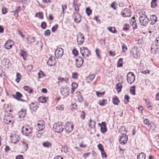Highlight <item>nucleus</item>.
Listing matches in <instances>:
<instances>
[{"instance_id":"obj_1","label":"nucleus","mask_w":159,"mask_h":159,"mask_svg":"<svg viewBox=\"0 0 159 159\" xmlns=\"http://www.w3.org/2000/svg\"><path fill=\"white\" fill-rule=\"evenodd\" d=\"M139 19V22L141 25L144 26H145L149 21V20L147 18V16L143 14H140Z\"/></svg>"},{"instance_id":"obj_2","label":"nucleus","mask_w":159,"mask_h":159,"mask_svg":"<svg viewBox=\"0 0 159 159\" xmlns=\"http://www.w3.org/2000/svg\"><path fill=\"white\" fill-rule=\"evenodd\" d=\"M53 128L56 132L60 133L63 131L64 127L62 123L61 122L56 123L53 125Z\"/></svg>"},{"instance_id":"obj_3","label":"nucleus","mask_w":159,"mask_h":159,"mask_svg":"<svg viewBox=\"0 0 159 159\" xmlns=\"http://www.w3.org/2000/svg\"><path fill=\"white\" fill-rule=\"evenodd\" d=\"M22 132L23 135L27 136L32 133V130L29 126L26 125L22 128Z\"/></svg>"},{"instance_id":"obj_4","label":"nucleus","mask_w":159,"mask_h":159,"mask_svg":"<svg viewBox=\"0 0 159 159\" xmlns=\"http://www.w3.org/2000/svg\"><path fill=\"white\" fill-rule=\"evenodd\" d=\"M127 79L128 82L129 84H131L135 80V76L134 74L132 72H129L127 76Z\"/></svg>"},{"instance_id":"obj_5","label":"nucleus","mask_w":159,"mask_h":159,"mask_svg":"<svg viewBox=\"0 0 159 159\" xmlns=\"http://www.w3.org/2000/svg\"><path fill=\"white\" fill-rule=\"evenodd\" d=\"M80 52L82 55L84 57H88L89 54H91L90 51L86 47H83V48H81Z\"/></svg>"},{"instance_id":"obj_6","label":"nucleus","mask_w":159,"mask_h":159,"mask_svg":"<svg viewBox=\"0 0 159 159\" xmlns=\"http://www.w3.org/2000/svg\"><path fill=\"white\" fill-rule=\"evenodd\" d=\"M63 50L61 48H57L55 52V55L56 57L59 59L61 58L63 55Z\"/></svg>"},{"instance_id":"obj_7","label":"nucleus","mask_w":159,"mask_h":159,"mask_svg":"<svg viewBox=\"0 0 159 159\" xmlns=\"http://www.w3.org/2000/svg\"><path fill=\"white\" fill-rule=\"evenodd\" d=\"M4 122L7 124H9L11 123L12 120V115L10 114L5 115L4 117Z\"/></svg>"},{"instance_id":"obj_8","label":"nucleus","mask_w":159,"mask_h":159,"mask_svg":"<svg viewBox=\"0 0 159 159\" xmlns=\"http://www.w3.org/2000/svg\"><path fill=\"white\" fill-rule=\"evenodd\" d=\"M75 11H76V13H77V16H75V18H74V21L76 23H80L81 20V16L79 14L77 13V12L79 11V8L78 7H75Z\"/></svg>"},{"instance_id":"obj_9","label":"nucleus","mask_w":159,"mask_h":159,"mask_svg":"<svg viewBox=\"0 0 159 159\" xmlns=\"http://www.w3.org/2000/svg\"><path fill=\"white\" fill-rule=\"evenodd\" d=\"M44 127L43 122L41 121H38L37 124L35 125L36 129L39 131L42 130L44 128Z\"/></svg>"},{"instance_id":"obj_10","label":"nucleus","mask_w":159,"mask_h":159,"mask_svg":"<svg viewBox=\"0 0 159 159\" xmlns=\"http://www.w3.org/2000/svg\"><path fill=\"white\" fill-rule=\"evenodd\" d=\"M84 41V37L82 33H78L77 38V42L79 44H82Z\"/></svg>"},{"instance_id":"obj_11","label":"nucleus","mask_w":159,"mask_h":159,"mask_svg":"<svg viewBox=\"0 0 159 159\" xmlns=\"http://www.w3.org/2000/svg\"><path fill=\"white\" fill-rule=\"evenodd\" d=\"M121 14L124 17H129L130 16V11L127 8H125L121 12Z\"/></svg>"},{"instance_id":"obj_12","label":"nucleus","mask_w":159,"mask_h":159,"mask_svg":"<svg viewBox=\"0 0 159 159\" xmlns=\"http://www.w3.org/2000/svg\"><path fill=\"white\" fill-rule=\"evenodd\" d=\"M100 126V129L101 132L103 134L105 133L107 131V128L106 127V124L105 122H102L101 124H98Z\"/></svg>"},{"instance_id":"obj_13","label":"nucleus","mask_w":159,"mask_h":159,"mask_svg":"<svg viewBox=\"0 0 159 159\" xmlns=\"http://www.w3.org/2000/svg\"><path fill=\"white\" fill-rule=\"evenodd\" d=\"M127 136L125 134H123L120 137L119 141L121 144H125L127 142Z\"/></svg>"},{"instance_id":"obj_14","label":"nucleus","mask_w":159,"mask_h":159,"mask_svg":"<svg viewBox=\"0 0 159 159\" xmlns=\"http://www.w3.org/2000/svg\"><path fill=\"white\" fill-rule=\"evenodd\" d=\"M75 61L77 62L75 63L76 67L80 68L83 65L84 60L80 57H79V59H76Z\"/></svg>"},{"instance_id":"obj_15","label":"nucleus","mask_w":159,"mask_h":159,"mask_svg":"<svg viewBox=\"0 0 159 159\" xmlns=\"http://www.w3.org/2000/svg\"><path fill=\"white\" fill-rule=\"evenodd\" d=\"M22 94L18 92H16V95H13V97L14 98L16 99L18 101H20L22 102H24L25 101L24 100L21 99L20 98L22 97Z\"/></svg>"},{"instance_id":"obj_16","label":"nucleus","mask_w":159,"mask_h":159,"mask_svg":"<svg viewBox=\"0 0 159 159\" xmlns=\"http://www.w3.org/2000/svg\"><path fill=\"white\" fill-rule=\"evenodd\" d=\"M73 128V125L69 123L66 124L65 129L66 132L68 133H70L72 131Z\"/></svg>"},{"instance_id":"obj_17","label":"nucleus","mask_w":159,"mask_h":159,"mask_svg":"<svg viewBox=\"0 0 159 159\" xmlns=\"http://www.w3.org/2000/svg\"><path fill=\"white\" fill-rule=\"evenodd\" d=\"M12 42L11 40H8L5 43L4 45L5 48L7 49H9L12 47Z\"/></svg>"},{"instance_id":"obj_18","label":"nucleus","mask_w":159,"mask_h":159,"mask_svg":"<svg viewBox=\"0 0 159 159\" xmlns=\"http://www.w3.org/2000/svg\"><path fill=\"white\" fill-rule=\"evenodd\" d=\"M150 18L151 22V25L154 24L157 21V17L155 15H151Z\"/></svg>"},{"instance_id":"obj_19","label":"nucleus","mask_w":159,"mask_h":159,"mask_svg":"<svg viewBox=\"0 0 159 159\" xmlns=\"http://www.w3.org/2000/svg\"><path fill=\"white\" fill-rule=\"evenodd\" d=\"M29 107L30 109L34 111H35L37 110L38 107L36 103L33 102L30 104Z\"/></svg>"},{"instance_id":"obj_20","label":"nucleus","mask_w":159,"mask_h":159,"mask_svg":"<svg viewBox=\"0 0 159 159\" xmlns=\"http://www.w3.org/2000/svg\"><path fill=\"white\" fill-rule=\"evenodd\" d=\"M25 111L23 110H21L18 113L19 117L20 118H23L25 116Z\"/></svg>"},{"instance_id":"obj_21","label":"nucleus","mask_w":159,"mask_h":159,"mask_svg":"<svg viewBox=\"0 0 159 159\" xmlns=\"http://www.w3.org/2000/svg\"><path fill=\"white\" fill-rule=\"evenodd\" d=\"M48 99V97L46 98L45 97H43L42 96L39 97L38 98V100L39 102H40L45 103L46 102Z\"/></svg>"},{"instance_id":"obj_22","label":"nucleus","mask_w":159,"mask_h":159,"mask_svg":"<svg viewBox=\"0 0 159 159\" xmlns=\"http://www.w3.org/2000/svg\"><path fill=\"white\" fill-rule=\"evenodd\" d=\"M146 154L143 152H140L137 156V159H145Z\"/></svg>"},{"instance_id":"obj_23","label":"nucleus","mask_w":159,"mask_h":159,"mask_svg":"<svg viewBox=\"0 0 159 159\" xmlns=\"http://www.w3.org/2000/svg\"><path fill=\"white\" fill-rule=\"evenodd\" d=\"M47 64L48 66H51L55 65V63L52 61V57H50L47 62Z\"/></svg>"},{"instance_id":"obj_24","label":"nucleus","mask_w":159,"mask_h":159,"mask_svg":"<svg viewBox=\"0 0 159 159\" xmlns=\"http://www.w3.org/2000/svg\"><path fill=\"white\" fill-rule=\"evenodd\" d=\"M112 102L115 105H118L119 100L117 96H115L113 97Z\"/></svg>"},{"instance_id":"obj_25","label":"nucleus","mask_w":159,"mask_h":159,"mask_svg":"<svg viewBox=\"0 0 159 159\" xmlns=\"http://www.w3.org/2000/svg\"><path fill=\"white\" fill-rule=\"evenodd\" d=\"M23 89L25 91H27L30 94L33 91V90L28 86H24L23 87Z\"/></svg>"},{"instance_id":"obj_26","label":"nucleus","mask_w":159,"mask_h":159,"mask_svg":"<svg viewBox=\"0 0 159 159\" xmlns=\"http://www.w3.org/2000/svg\"><path fill=\"white\" fill-rule=\"evenodd\" d=\"M95 77V75H90L89 76L87 77L86 78V80H87V82L88 83H89L90 81H92L94 79Z\"/></svg>"},{"instance_id":"obj_27","label":"nucleus","mask_w":159,"mask_h":159,"mask_svg":"<svg viewBox=\"0 0 159 159\" xmlns=\"http://www.w3.org/2000/svg\"><path fill=\"white\" fill-rule=\"evenodd\" d=\"M43 147L47 148H49L51 147L52 144L48 141L44 142L43 143Z\"/></svg>"},{"instance_id":"obj_28","label":"nucleus","mask_w":159,"mask_h":159,"mask_svg":"<svg viewBox=\"0 0 159 159\" xmlns=\"http://www.w3.org/2000/svg\"><path fill=\"white\" fill-rule=\"evenodd\" d=\"M89 127L91 128L93 127H95V122L94 121L90 119L89 121Z\"/></svg>"},{"instance_id":"obj_29","label":"nucleus","mask_w":159,"mask_h":159,"mask_svg":"<svg viewBox=\"0 0 159 159\" xmlns=\"http://www.w3.org/2000/svg\"><path fill=\"white\" fill-rule=\"evenodd\" d=\"M16 81L18 83L20 80H21L22 76L19 73L17 72L16 73Z\"/></svg>"},{"instance_id":"obj_30","label":"nucleus","mask_w":159,"mask_h":159,"mask_svg":"<svg viewBox=\"0 0 159 159\" xmlns=\"http://www.w3.org/2000/svg\"><path fill=\"white\" fill-rule=\"evenodd\" d=\"M122 88V86L120 83H119L116 85V88L118 93L121 91Z\"/></svg>"},{"instance_id":"obj_31","label":"nucleus","mask_w":159,"mask_h":159,"mask_svg":"<svg viewBox=\"0 0 159 159\" xmlns=\"http://www.w3.org/2000/svg\"><path fill=\"white\" fill-rule=\"evenodd\" d=\"M20 7H18L15 11H12V13L14 12V15L15 16H18V13L20 11Z\"/></svg>"},{"instance_id":"obj_32","label":"nucleus","mask_w":159,"mask_h":159,"mask_svg":"<svg viewBox=\"0 0 159 159\" xmlns=\"http://www.w3.org/2000/svg\"><path fill=\"white\" fill-rule=\"evenodd\" d=\"M107 101L106 99L100 100L98 101V103L99 105L103 106L106 103Z\"/></svg>"},{"instance_id":"obj_33","label":"nucleus","mask_w":159,"mask_h":159,"mask_svg":"<svg viewBox=\"0 0 159 159\" xmlns=\"http://www.w3.org/2000/svg\"><path fill=\"white\" fill-rule=\"evenodd\" d=\"M118 4L115 2H113L111 5L110 7L113 8L114 10H116L117 9V6Z\"/></svg>"},{"instance_id":"obj_34","label":"nucleus","mask_w":159,"mask_h":159,"mask_svg":"<svg viewBox=\"0 0 159 159\" xmlns=\"http://www.w3.org/2000/svg\"><path fill=\"white\" fill-rule=\"evenodd\" d=\"M35 17H37L40 19H43V13L42 12L37 13L35 14Z\"/></svg>"},{"instance_id":"obj_35","label":"nucleus","mask_w":159,"mask_h":159,"mask_svg":"<svg viewBox=\"0 0 159 159\" xmlns=\"http://www.w3.org/2000/svg\"><path fill=\"white\" fill-rule=\"evenodd\" d=\"M130 90L131 93L134 95L135 94V87L134 86L131 87L130 88Z\"/></svg>"},{"instance_id":"obj_36","label":"nucleus","mask_w":159,"mask_h":159,"mask_svg":"<svg viewBox=\"0 0 159 159\" xmlns=\"http://www.w3.org/2000/svg\"><path fill=\"white\" fill-rule=\"evenodd\" d=\"M121 44L122 48V52H125L127 50V47H126V46L125 45L124 43H121Z\"/></svg>"},{"instance_id":"obj_37","label":"nucleus","mask_w":159,"mask_h":159,"mask_svg":"<svg viewBox=\"0 0 159 159\" xmlns=\"http://www.w3.org/2000/svg\"><path fill=\"white\" fill-rule=\"evenodd\" d=\"M119 132L121 134L125 133L126 132L125 130V128L124 126H121L119 129Z\"/></svg>"},{"instance_id":"obj_38","label":"nucleus","mask_w":159,"mask_h":159,"mask_svg":"<svg viewBox=\"0 0 159 159\" xmlns=\"http://www.w3.org/2000/svg\"><path fill=\"white\" fill-rule=\"evenodd\" d=\"M27 40L29 43L31 44L35 41V39L34 37H30Z\"/></svg>"},{"instance_id":"obj_39","label":"nucleus","mask_w":159,"mask_h":159,"mask_svg":"<svg viewBox=\"0 0 159 159\" xmlns=\"http://www.w3.org/2000/svg\"><path fill=\"white\" fill-rule=\"evenodd\" d=\"M108 29L110 31L113 33H116L117 32V31L115 27H111L110 28H108Z\"/></svg>"},{"instance_id":"obj_40","label":"nucleus","mask_w":159,"mask_h":159,"mask_svg":"<svg viewBox=\"0 0 159 159\" xmlns=\"http://www.w3.org/2000/svg\"><path fill=\"white\" fill-rule=\"evenodd\" d=\"M156 0H152L151 2V7L152 8H155L157 5L156 4Z\"/></svg>"},{"instance_id":"obj_41","label":"nucleus","mask_w":159,"mask_h":159,"mask_svg":"<svg viewBox=\"0 0 159 159\" xmlns=\"http://www.w3.org/2000/svg\"><path fill=\"white\" fill-rule=\"evenodd\" d=\"M68 151V149L67 147L66 146H63L61 149V152H64L65 153H66Z\"/></svg>"},{"instance_id":"obj_42","label":"nucleus","mask_w":159,"mask_h":159,"mask_svg":"<svg viewBox=\"0 0 159 159\" xmlns=\"http://www.w3.org/2000/svg\"><path fill=\"white\" fill-rule=\"evenodd\" d=\"M38 75L39 76V79L42 78L45 76V74L41 70H40V72L38 73Z\"/></svg>"},{"instance_id":"obj_43","label":"nucleus","mask_w":159,"mask_h":159,"mask_svg":"<svg viewBox=\"0 0 159 159\" xmlns=\"http://www.w3.org/2000/svg\"><path fill=\"white\" fill-rule=\"evenodd\" d=\"M123 59L120 58L117 63V67H121L122 66Z\"/></svg>"},{"instance_id":"obj_44","label":"nucleus","mask_w":159,"mask_h":159,"mask_svg":"<svg viewBox=\"0 0 159 159\" xmlns=\"http://www.w3.org/2000/svg\"><path fill=\"white\" fill-rule=\"evenodd\" d=\"M16 141L13 142L14 143H16L17 142L19 141L20 139V138L19 137V136L18 135H15V137H13V139H12V140H16Z\"/></svg>"},{"instance_id":"obj_45","label":"nucleus","mask_w":159,"mask_h":159,"mask_svg":"<svg viewBox=\"0 0 159 159\" xmlns=\"http://www.w3.org/2000/svg\"><path fill=\"white\" fill-rule=\"evenodd\" d=\"M3 63H5V65H8L10 63V61L7 58H4L2 61Z\"/></svg>"},{"instance_id":"obj_46","label":"nucleus","mask_w":159,"mask_h":159,"mask_svg":"<svg viewBox=\"0 0 159 159\" xmlns=\"http://www.w3.org/2000/svg\"><path fill=\"white\" fill-rule=\"evenodd\" d=\"M23 147L25 150H27L28 149V144L24 141L22 142Z\"/></svg>"},{"instance_id":"obj_47","label":"nucleus","mask_w":159,"mask_h":159,"mask_svg":"<svg viewBox=\"0 0 159 159\" xmlns=\"http://www.w3.org/2000/svg\"><path fill=\"white\" fill-rule=\"evenodd\" d=\"M86 11L88 16H89L92 13V10L89 7L86 8Z\"/></svg>"},{"instance_id":"obj_48","label":"nucleus","mask_w":159,"mask_h":159,"mask_svg":"<svg viewBox=\"0 0 159 159\" xmlns=\"http://www.w3.org/2000/svg\"><path fill=\"white\" fill-rule=\"evenodd\" d=\"M47 24L45 22L43 21L41 25V27L43 29H45L46 27Z\"/></svg>"},{"instance_id":"obj_49","label":"nucleus","mask_w":159,"mask_h":159,"mask_svg":"<svg viewBox=\"0 0 159 159\" xmlns=\"http://www.w3.org/2000/svg\"><path fill=\"white\" fill-rule=\"evenodd\" d=\"M143 123L144 124L147 126H149L150 125L149 120L148 119H145L143 120Z\"/></svg>"},{"instance_id":"obj_50","label":"nucleus","mask_w":159,"mask_h":159,"mask_svg":"<svg viewBox=\"0 0 159 159\" xmlns=\"http://www.w3.org/2000/svg\"><path fill=\"white\" fill-rule=\"evenodd\" d=\"M50 34V31L48 30L44 31V35L45 36H49Z\"/></svg>"},{"instance_id":"obj_51","label":"nucleus","mask_w":159,"mask_h":159,"mask_svg":"<svg viewBox=\"0 0 159 159\" xmlns=\"http://www.w3.org/2000/svg\"><path fill=\"white\" fill-rule=\"evenodd\" d=\"M58 27L57 25L56 24L54 25L52 28V32H55Z\"/></svg>"},{"instance_id":"obj_52","label":"nucleus","mask_w":159,"mask_h":159,"mask_svg":"<svg viewBox=\"0 0 159 159\" xmlns=\"http://www.w3.org/2000/svg\"><path fill=\"white\" fill-rule=\"evenodd\" d=\"M78 99L79 102H81L83 101V98L81 95H79L78 96Z\"/></svg>"},{"instance_id":"obj_53","label":"nucleus","mask_w":159,"mask_h":159,"mask_svg":"<svg viewBox=\"0 0 159 159\" xmlns=\"http://www.w3.org/2000/svg\"><path fill=\"white\" fill-rule=\"evenodd\" d=\"M72 77L73 79H76L78 77V75L76 73L73 72L72 73Z\"/></svg>"},{"instance_id":"obj_54","label":"nucleus","mask_w":159,"mask_h":159,"mask_svg":"<svg viewBox=\"0 0 159 159\" xmlns=\"http://www.w3.org/2000/svg\"><path fill=\"white\" fill-rule=\"evenodd\" d=\"M129 26L128 24H125L123 28V30H127L129 29Z\"/></svg>"},{"instance_id":"obj_55","label":"nucleus","mask_w":159,"mask_h":159,"mask_svg":"<svg viewBox=\"0 0 159 159\" xmlns=\"http://www.w3.org/2000/svg\"><path fill=\"white\" fill-rule=\"evenodd\" d=\"M101 152V154L102 157H107V154L104 151V150L102 151Z\"/></svg>"},{"instance_id":"obj_56","label":"nucleus","mask_w":159,"mask_h":159,"mask_svg":"<svg viewBox=\"0 0 159 159\" xmlns=\"http://www.w3.org/2000/svg\"><path fill=\"white\" fill-rule=\"evenodd\" d=\"M62 12L63 13V14H64L65 10L67 8L66 4H65L64 5H62Z\"/></svg>"},{"instance_id":"obj_57","label":"nucleus","mask_w":159,"mask_h":159,"mask_svg":"<svg viewBox=\"0 0 159 159\" xmlns=\"http://www.w3.org/2000/svg\"><path fill=\"white\" fill-rule=\"evenodd\" d=\"M98 147L99 149L101 152L104 150L102 144L99 143L98 145Z\"/></svg>"},{"instance_id":"obj_58","label":"nucleus","mask_w":159,"mask_h":159,"mask_svg":"<svg viewBox=\"0 0 159 159\" xmlns=\"http://www.w3.org/2000/svg\"><path fill=\"white\" fill-rule=\"evenodd\" d=\"M64 109V107L63 105L58 106L56 107V109L59 110H63Z\"/></svg>"},{"instance_id":"obj_59","label":"nucleus","mask_w":159,"mask_h":159,"mask_svg":"<svg viewBox=\"0 0 159 159\" xmlns=\"http://www.w3.org/2000/svg\"><path fill=\"white\" fill-rule=\"evenodd\" d=\"M80 117L83 119H85V113L84 111H83L81 112Z\"/></svg>"},{"instance_id":"obj_60","label":"nucleus","mask_w":159,"mask_h":159,"mask_svg":"<svg viewBox=\"0 0 159 159\" xmlns=\"http://www.w3.org/2000/svg\"><path fill=\"white\" fill-rule=\"evenodd\" d=\"M7 12V9L6 8L3 7L2 9V12L3 14H6Z\"/></svg>"},{"instance_id":"obj_61","label":"nucleus","mask_w":159,"mask_h":159,"mask_svg":"<svg viewBox=\"0 0 159 159\" xmlns=\"http://www.w3.org/2000/svg\"><path fill=\"white\" fill-rule=\"evenodd\" d=\"M26 53L25 51H21L20 55L23 57L24 59H25L24 57L26 56Z\"/></svg>"},{"instance_id":"obj_62","label":"nucleus","mask_w":159,"mask_h":159,"mask_svg":"<svg viewBox=\"0 0 159 159\" xmlns=\"http://www.w3.org/2000/svg\"><path fill=\"white\" fill-rule=\"evenodd\" d=\"M136 22V20L135 18L133 17L132 19L130 21V23L131 25H133L134 23Z\"/></svg>"},{"instance_id":"obj_63","label":"nucleus","mask_w":159,"mask_h":159,"mask_svg":"<svg viewBox=\"0 0 159 159\" xmlns=\"http://www.w3.org/2000/svg\"><path fill=\"white\" fill-rule=\"evenodd\" d=\"M33 69V66L31 65H29L27 66V69L30 71Z\"/></svg>"},{"instance_id":"obj_64","label":"nucleus","mask_w":159,"mask_h":159,"mask_svg":"<svg viewBox=\"0 0 159 159\" xmlns=\"http://www.w3.org/2000/svg\"><path fill=\"white\" fill-rule=\"evenodd\" d=\"M156 45L159 47V36L156 38Z\"/></svg>"}]
</instances>
